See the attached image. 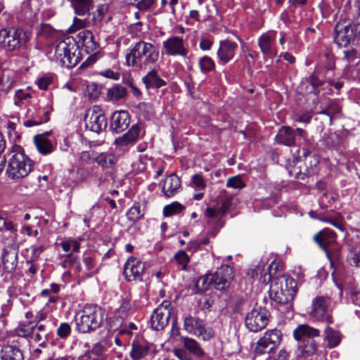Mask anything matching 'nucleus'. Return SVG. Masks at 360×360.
Segmentation results:
<instances>
[{
  "label": "nucleus",
  "instance_id": "nucleus-1",
  "mask_svg": "<svg viewBox=\"0 0 360 360\" xmlns=\"http://www.w3.org/2000/svg\"><path fill=\"white\" fill-rule=\"evenodd\" d=\"M159 50L153 44L140 40L131 45L125 55L126 65L138 70L156 67Z\"/></svg>",
  "mask_w": 360,
  "mask_h": 360
},
{
  "label": "nucleus",
  "instance_id": "nucleus-2",
  "mask_svg": "<svg viewBox=\"0 0 360 360\" xmlns=\"http://www.w3.org/2000/svg\"><path fill=\"white\" fill-rule=\"evenodd\" d=\"M282 333L279 330H267L259 339L255 348V359L256 360H288L290 354L285 349L272 357L270 353L281 343Z\"/></svg>",
  "mask_w": 360,
  "mask_h": 360
},
{
  "label": "nucleus",
  "instance_id": "nucleus-3",
  "mask_svg": "<svg viewBox=\"0 0 360 360\" xmlns=\"http://www.w3.org/2000/svg\"><path fill=\"white\" fill-rule=\"evenodd\" d=\"M296 293L297 282L291 277L282 276L271 283L270 298L280 306H285L287 310L292 309Z\"/></svg>",
  "mask_w": 360,
  "mask_h": 360
},
{
  "label": "nucleus",
  "instance_id": "nucleus-4",
  "mask_svg": "<svg viewBox=\"0 0 360 360\" xmlns=\"http://www.w3.org/2000/svg\"><path fill=\"white\" fill-rule=\"evenodd\" d=\"M6 174L13 179H19L27 176L33 169V161L25 154L20 146L12 148L9 154Z\"/></svg>",
  "mask_w": 360,
  "mask_h": 360
},
{
  "label": "nucleus",
  "instance_id": "nucleus-5",
  "mask_svg": "<svg viewBox=\"0 0 360 360\" xmlns=\"http://www.w3.org/2000/svg\"><path fill=\"white\" fill-rule=\"evenodd\" d=\"M103 320V311L96 305H86L75 316L77 329L80 333H89L98 328Z\"/></svg>",
  "mask_w": 360,
  "mask_h": 360
},
{
  "label": "nucleus",
  "instance_id": "nucleus-6",
  "mask_svg": "<svg viewBox=\"0 0 360 360\" xmlns=\"http://www.w3.org/2000/svg\"><path fill=\"white\" fill-rule=\"evenodd\" d=\"M353 12L357 15L356 24L351 25L338 23L334 27V41L339 46L346 47L360 36V0H355Z\"/></svg>",
  "mask_w": 360,
  "mask_h": 360
},
{
  "label": "nucleus",
  "instance_id": "nucleus-7",
  "mask_svg": "<svg viewBox=\"0 0 360 360\" xmlns=\"http://www.w3.org/2000/svg\"><path fill=\"white\" fill-rule=\"evenodd\" d=\"M320 332L318 329L307 324L298 326L293 331V336L298 341V349L303 356H309L314 354L317 349V344L313 339L318 337Z\"/></svg>",
  "mask_w": 360,
  "mask_h": 360
},
{
  "label": "nucleus",
  "instance_id": "nucleus-8",
  "mask_svg": "<svg viewBox=\"0 0 360 360\" xmlns=\"http://www.w3.org/2000/svg\"><path fill=\"white\" fill-rule=\"evenodd\" d=\"M77 46L66 39L59 41L54 47V57L59 64L67 68H74L80 60Z\"/></svg>",
  "mask_w": 360,
  "mask_h": 360
},
{
  "label": "nucleus",
  "instance_id": "nucleus-9",
  "mask_svg": "<svg viewBox=\"0 0 360 360\" xmlns=\"http://www.w3.org/2000/svg\"><path fill=\"white\" fill-rule=\"evenodd\" d=\"M29 34L20 27H10L0 30V46L6 51H14L24 46Z\"/></svg>",
  "mask_w": 360,
  "mask_h": 360
},
{
  "label": "nucleus",
  "instance_id": "nucleus-10",
  "mask_svg": "<svg viewBox=\"0 0 360 360\" xmlns=\"http://www.w3.org/2000/svg\"><path fill=\"white\" fill-rule=\"evenodd\" d=\"M330 300L329 297L325 296H317L311 302V309L309 312L311 318L316 321L327 323L328 324L333 322L330 309Z\"/></svg>",
  "mask_w": 360,
  "mask_h": 360
},
{
  "label": "nucleus",
  "instance_id": "nucleus-11",
  "mask_svg": "<svg viewBox=\"0 0 360 360\" xmlns=\"http://www.w3.org/2000/svg\"><path fill=\"white\" fill-rule=\"evenodd\" d=\"M270 312L262 307L255 308L245 316L246 328L252 332L257 333L264 329L269 321Z\"/></svg>",
  "mask_w": 360,
  "mask_h": 360
},
{
  "label": "nucleus",
  "instance_id": "nucleus-12",
  "mask_svg": "<svg viewBox=\"0 0 360 360\" xmlns=\"http://www.w3.org/2000/svg\"><path fill=\"white\" fill-rule=\"evenodd\" d=\"M141 132V127L139 124L132 125L127 132L114 140L115 150L122 153L129 151V148L139 140Z\"/></svg>",
  "mask_w": 360,
  "mask_h": 360
},
{
  "label": "nucleus",
  "instance_id": "nucleus-13",
  "mask_svg": "<svg viewBox=\"0 0 360 360\" xmlns=\"http://www.w3.org/2000/svg\"><path fill=\"white\" fill-rule=\"evenodd\" d=\"M85 125L90 131L99 134L107 127V119L101 108L94 105L89 108L85 115Z\"/></svg>",
  "mask_w": 360,
  "mask_h": 360
},
{
  "label": "nucleus",
  "instance_id": "nucleus-14",
  "mask_svg": "<svg viewBox=\"0 0 360 360\" xmlns=\"http://www.w3.org/2000/svg\"><path fill=\"white\" fill-rule=\"evenodd\" d=\"M277 32L269 30L263 33L257 39V44L262 53L263 59H272L278 54L276 45Z\"/></svg>",
  "mask_w": 360,
  "mask_h": 360
},
{
  "label": "nucleus",
  "instance_id": "nucleus-15",
  "mask_svg": "<svg viewBox=\"0 0 360 360\" xmlns=\"http://www.w3.org/2000/svg\"><path fill=\"white\" fill-rule=\"evenodd\" d=\"M171 303L164 301L153 311L150 316V326L155 330H161L168 324L171 315Z\"/></svg>",
  "mask_w": 360,
  "mask_h": 360
},
{
  "label": "nucleus",
  "instance_id": "nucleus-16",
  "mask_svg": "<svg viewBox=\"0 0 360 360\" xmlns=\"http://www.w3.org/2000/svg\"><path fill=\"white\" fill-rule=\"evenodd\" d=\"M209 279L212 281L213 287L216 290H224L233 279V269L229 265H222L214 274H211Z\"/></svg>",
  "mask_w": 360,
  "mask_h": 360
},
{
  "label": "nucleus",
  "instance_id": "nucleus-17",
  "mask_svg": "<svg viewBox=\"0 0 360 360\" xmlns=\"http://www.w3.org/2000/svg\"><path fill=\"white\" fill-rule=\"evenodd\" d=\"M184 326L189 333L201 337L203 340H209L214 334L211 328H205L202 320L194 316L186 317Z\"/></svg>",
  "mask_w": 360,
  "mask_h": 360
},
{
  "label": "nucleus",
  "instance_id": "nucleus-18",
  "mask_svg": "<svg viewBox=\"0 0 360 360\" xmlns=\"http://www.w3.org/2000/svg\"><path fill=\"white\" fill-rule=\"evenodd\" d=\"M18 264V250L14 245L6 246L1 253L2 276L12 274L16 270Z\"/></svg>",
  "mask_w": 360,
  "mask_h": 360
},
{
  "label": "nucleus",
  "instance_id": "nucleus-19",
  "mask_svg": "<svg viewBox=\"0 0 360 360\" xmlns=\"http://www.w3.org/2000/svg\"><path fill=\"white\" fill-rule=\"evenodd\" d=\"M162 49L166 55L171 56L186 57L188 53L183 38L179 36H171L163 41Z\"/></svg>",
  "mask_w": 360,
  "mask_h": 360
},
{
  "label": "nucleus",
  "instance_id": "nucleus-20",
  "mask_svg": "<svg viewBox=\"0 0 360 360\" xmlns=\"http://www.w3.org/2000/svg\"><path fill=\"white\" fill-rule=\"evenodd\" d=\"M145 264L134 257H129L124 266V275L127 281H142Z\"/></svg>",
  "mask_w": 360,
  "mask_h": 360
},
{
  "label": "nucleus",
  "instance_id": "nucleus-21",
  "mask_svg": "<svg viewBox=\"0 0 360 360\" xmlns=\"http://www.w3.org/2000/svg\"><path fill=\"white\" fill-rule=\"evenodd\" d=\"M305 131L301 128L293 129L290 127H282L279 129L276 136V141L278 143L287 146H292L295 143L296 136L303 137Z\"/></svg>",
  "mask_w": 360,
  "mask_h": 360
},
{
  "label": "nucleus",
  "instance_id": "nucleus-22",
  "mask_svg": "<svg viewBox=\"0 0 360 360\" xmlns=\"http://www.w3.org/2000/svg\"><path fill=\"white\" fill-rule=\"evenodd\" d=\"M237 49L236 42L228 39L221 41L217 53L219 64L225 65L230 62L234 58Z\"/></svg>",
  "mask_w": 360,
  "mask_h": 360
},
{
  "label": "nucleus",
  "instance_id": "nucleus-23",
  "mask_svg": "<svg viewBox=\"0 0 360 360\" xmlns=\"http://www.w3.org/2000/svg\"><path fill=\"white\" fill-rule=\"evenodd\" d=\"M323 84L324 81L319 77L316 72H314L301 82L298 89L303 94H317L320 92L319 87Z\"/></svg>",
  "mask_w": 360,
  "mask_h": 360
},
{
  "label": "nucleus",
  "instance_id": "nucleus-24",
  "mask_svg": "<svg viewBox=\"0 0 360 360\" xmlns=\"http://www.w3.org/2000/svg\"><path fill=\"white\" fill-rule=\"evenodd\" d=\"M130 124L128 112L120 110L115 112L111 117L110 128L115 133H120L127 129Z\"/></svg>",
  "mask_w": 360,
  "mask_h": 360
},
{
  "label": "nucleus",
  "instance_id": "nucleus-25",
  "mask_svg": "<svg viewBox=\"0 0 360 360\" xmlns=\"http://www.w3.org/2000/svg\"><path fill=\"white\" fill-rule=\"evenodd\" d=\"M148 70L150 71L141 79L147 89H158L167 85V82L160 77L155 67Z\"/></svg>",
  "mask_w": 360,
  "mask_h": 360
},
{
  "label": "nucleus",
  "instance_id": "nucleus-26",
  "mask_svg": "<svg viewBox=\"0 0 360 360\" xmlns=\"http://www.w3.org/2000/svg\"><path fill=\"white\" fill-rule=\"evenodd\" d=\"M314 240L328 255V247L336 240L335 233L329 229H324L314 236Z\"/></svg>",
  "mask_w": 360,
  "mask_h": 360
},
{
  "label": "nucleus",
  "instance_id": "nucleus-27",
  "mask_svg": "<svg viewBox=\"0 0 360 360\" xmlns=\"http://www.w3.org/2000/svg\"><path fill=\"white\" fill-rule=\"evenodd\" d=\"M150 344L143 339H134L131 344L130 356L132 360H141L149 352Z\"/></svg>",
  "mask_w": 360,
  "mask_h": 360
},
{
  "label": "nucleus",
  "instance_id": "nucleus-28",
  "mask_svg": "<svg viewBox=\"0 0 360 360\" xmlns=\"http://www.w3.org/2000/svg\"><path fill=\"white\" fill-rule=\"evenodd\" d=\"M181 188V179L175 174L169 175L162 184V191L167 197L174 195Z\"/></svg>",
  "mask_w": 360,
  "mask_h": 360
},
{
  "label": "nucleus",
  "instance_id": "nucleus-29",
  "mask_svg": "<svg viewBox=\"0 0 360 360\" xmlns=\"http://www.w3.org/2000/svg\"><path fill=\"white\" fill-rule=\"evenodd\" d=\"M92 155L94 161L103 168H110L118 161L116 155L112 152H92Z\"/></svg>",
  "mask_w": 360,
  "mask_h": 360
},
{
  "label": "nucleus",
  "instance_id": "nucleus-30",
  "mask_svg": "<svg viewBox=\"0 0 360 360\" xmlns=\"http://www.w3.org/2000/svg\"><path fill=\"white\" fill-rule=\"evenodd\" d=\"M79 41L82 42V47L87 53H93L99 47V44L95 41L91 31L84 30L78 34Z\"/></svg>",
  "mask_w": 360,
  "mask_h": 360
},
{
  "label": "nucleus",
  "instance_id": "nucleus-31",
  "mask_svg": "<svg viewBox=\"0 0 360 360\" xmlns=\"http://www.w3.org/2000/svg\"><path fill=\"white\" fill-rule=\"evenodd\" d=\"M342 338L341 333L332 327L327 326L324 330V340L327 342V347L333 349L338 347Z\"/></svg>",
  "mask_w": 360,
  "mask_h": 360
},
{
  "label": "nucleus",
  "instance_id": "nucleus-32",
  "mask_svg": "<svg viewBox=\"0 0 360 360\" xmlns=\"http://www.w3.org/2000/svg\"><path fill=\"white\" fill-rule=\"evenodd\" d=\"M74 8L75 14L84 16L89 14L93 8V0H69Z\"/></svg>",
  "mask_w": 360,
  "mask_h": 360
},
{
  "label": "nucleus",
  "instance_id": "nucleus-33",
  "mask_svg": "<svg viewBox=\"0 0 360 360\" xmlns=\"http://www.w3.org/2000/svg\"><path fill=\"white\" fill-rule=\"evenodd\" d=\"M1 360H23L22 352L15 347L6 345L1 352Z\"/></svg>",
  "mask_w": 360,
  "mask_h": 360
},
{
  "label": "nucleus",
  "instance_id": "nucleus-34",
  "mask_svg": "<svg viewBox=\"0 0 360 360\" xmlns=\"http://www.w3.org/2000/svg\"><path fill=\"white\" fill-rule=\"evenodd\" d=\"M34 144L38 151L43 155H47L53 151V146L42 134L36 135L34 138Z\"/></svg>",
  "mask_w": 360,
  "mask_h": 360
},
{
  "label": "nucleus",
  "instance_id": "nucleus-35",
  "mask_svg": "<svg viewBox=\"0 0 360 360\" xmlns=\"http://www.w3.org/2000/svg\"><path fill=\"white\" fill-rule=\"evenodd\" d=\"M107 98L111 101H117L127 96V89L120 84H115L107 91Z\"/></svg>",
  "mask_w": 360,
  "mask_h": 360
},
{
  "label": "nucleus",
  "instance_id": "nucleus-36",
  "mask_svg": "<svg viewBox=\"0 0 360 360\" xmlns=\"http://www.w3.org/2000/svg\"><path fill=\"white\" fill-rule=\"evenodd\" d=\"M346 262L352 266L360 267V250L352 245H348Z\"/></svg>",
  "mask_w": 360,
  "mask_h": 360
},
{
  "label": "nucleus",
  "instance_id": "nucleus-37",
  "mask_svg": "<svg viewBox=\"0 0 360 360\" xmlns=\"http://www.w3.org/2000/svg\"><path fill=\"white\" fill-rule=\"evenodd\" d=\"M143 215L144 211L139 202H135L127 212L128 220L132 222L139 221Z\"/></svg>",
  "mask_w": 360,
  "mask_h": 360
},
{
  "label": "nucleus",
  "instance_id": "nucleus-38",
  "mask_svg": "<svg viewBox=\"0 0 360 360\" xmlns=\"http://www.w3.org/2000/svg\"><path fill=\"white\" fill-rule=\"evenodd\" d=\"M39 114H41L42 115H39L37 117H32L30 120L25 122V126L27 127H31L33 126H37L41 124L42 123H45L49 120V111H39Z\"/></svg>",
  "mask_w": 360,
  "mask_h": 360
},
{
  "label": "nucleus",
  "instance_id": "nucleus-39",
  "mask_svg": "<svg viewBox=\"0 0 360 360\" xmlns=\"http://www.w3.org/2000/svg\"><path fill=\"white\" fill-rule=\"evenodd\" d=\"M184 347L197 356H202L204 352L199 344L193 339L186 338L184 340Z\"/></svg>",
  "mask_w": 360,
  "mask_h": 360
},
{
  "label": "nucleus",
  "instance_id": "nucleus-40",
  "mask_svg": "<svg viewBox=\"0 0 360 360\" xmlns=\"http://www.w3.org/2000/svg\"><path fill=\"white\" fill-rule=\"evenodd\" d=\"M34 330L33 322L29 321L26 323H20L15 329V333L18 336L25 338L30 335L34 332Z\"/></svg>",
  "mask_w": 360,
  "mask_h": 360
},
{
  "label": "nucleus",
  "instance_id": "nucleus-41",
  "mask_svg": "<svg viewBox=\"0 0 360 360\" xmlns=\"http://www.w3.org/2000/svg\"><path fill=\"white\" fill-rule=\"evenodd\" d=\"M185 207L179 202H174L164 207L163 214L165 217H170L181 213Z\"/></svg>",
  "mask_w": 360,
  "mask_h": 360
},
{
  "label": "nucleus",
  "instance_id": "nucleus-42",
  "mask_svg": "<svg viewBox=\"0 0 360 360\" xmlns=\"http://www.w3.org/2000/svg\"><path fill=\"white\" fill-rule=\"evenodd\" d=\"M198 63L200 71L204 74H207L214 70L215 68L214 60L207 56L200 58Z\"/></svg>",
  "mask_w": 360,
  "mask_h": 360
},
{
  "label": "nucleus",
  "instance_id": "nucleus-43",
  "mask_svg": "<svg viewBox=\"0 0 360 360\" xmlns=\"http://www.w3.org/2000/svg\"><path fill=\"white\" fill-rule=\"evenodd\" d=\"M105 12V7L104 6H100L96 9V14L93 17L94 30L98 33H99L101 30L102 20L104 17Z\"/></svg>",
  "mask_w": 360,
  "mask_h": 360
},
{
  "label": "nucleus",
  "instance_id": "nucleus-44",
  "mask_svg": "<svg viewBox=\"0 0 360 360\" xmlns=\"http://www.w3.org/2000/svg\"><path fill=\"white\" fill-rule=\"evenodd\" d=\"M85 356L92 360H102L103 359V347L100 344L94 345L93 348L86 354Z\"/></svg>",
  "mask_w": 360,
  "mask_h": 360
},
{
  "label": "nucleus",
  "instance_id": "nucleus-45",
  "mask_svg": "<svg viewBox=\"0 0 360 360\" xmlns=\"http://www.w3.org/2000/svg\"><path fill=\"white\" fill-rule=\"evenodd\" d=\"M174 258L179 265V269L184 271L186 270L187 264L189 262V257L186 252L183 250L179 251L175 254Z\"/></svg>",
  "mask_w": 360,
  "mask_h": 360
},
{
  "label": "nucleus",
  "instance_id": "nucleus-46",
  "mask_svg": "<svg viewBox=\"0 0 360 360\" xmlns=\"http://www.w3.org/2000/svg\"><path fill=\"white\" fill-rule=\"evenodd\" d=\"M63 260L61 262V264L64 268H70L75 267V264L77 263L79 258L77 255L73 254V252L68 253L62 257Z\"/></svg>",
  "mask_w": 360,
  "mask_h": 360
},
{
  "label": "nucleus",
  "instance_id": "nucleus-47",
  "mask_svg": "<svg viewBox=\"0 0 360 360\" xmlns=\"http://www.w3.org/2000/svg\"><path fill=\"white\" fill-rule=\"evenodd\" d=\"M7 231L10 232L16 231L13 223L8 220L6 214L4 212H0V231Z\"/></svg>",
  "mask_w": 360,
  "mask_h": 360
},
{
  "label": "nucleus",
  "instance_id": "nucleus-48",
  "mask_svg": "<svg viewBox=\"0 0 360 360\" xmlns=\"http://www.w3.org/2000/svg\"><path fill=\"white\" fill-rule=\"evenodd\" d=\"M344 57L343 60L347 64H354L357 63V60L359 59V54L357 51L354 49H348L343 51Z\"/></svg>",
  "mask_w": 360,
  "mask_h": 360
},
{
  "label": "nucleus",
  "instance_id": "nucleus-49",
  "mask_svg": "<svg viewBox=\"0 0 360 360\" xmlns=\"http://www.w3.org/2000/svg\"><path fill=\"white\" fill-rule=\"evenodd\" d=\"M312 116L313 112L311 110H307L295 113L293 119L295 122L307 124L311 121Z\"/></svg>",
  "mask_w": 360,
  "mask_h": 360
},
{
  "label": "nucleus",
  "instance_id": "nucleus-50",
  "mask_svg": "<svg viewBox=\"0 0 360 360\" xmlns=\"http://www.w3.org/2000/svg\"><path fill=\"white\" fill-rule=\"evenodd\" d=\"M226 186L229 188L241 189L245 186L240 176H235L227 179Z\"/></svg>",
  "mask_w": 360,
  "mask_h": 360
},
{
  "label": "nucleus",
  "instance_id": "nucleus-51",
  "mask_svg": "<svg viewBox=\"0 0 360 360\" xmlns=\"http://www.w3.org/2000/svg\"><path fill=\"white\" fill-rule=\"evenodd\" d=\"M210 276H211V274H207L200 277L196 283L197 287L200 288L201 290L205 291L210 286H213L212 281L209 279Z\"/></svg>",
  "mask_w": 360,
  "mask_h": 360
},
{
  "label": "nucleus",
  "instance_id": "nucleus-52",
  "mask_svg": "<svg viewBox=\"0 0 360 360\" xmlns=\"http://www.w3.org/2000/svg\"><path fill=\"white\" fill-rule=\"evenodd\" d=\"M340 112V108L336 103H331L326 108L323 109L319 112L321 114L327 115L332 117L333 115L338 114Z\"/></svg>",
  "mask_w": 360,
  "mask_h": 360
},
{
  "label": "nucleus",
  "instance_id": "nucleus-53",
  "mask_svg": "<svg viewBox=\"0 0 360 360\" xmlns=\"http://www.w3.org/2000/svg\"><path fill=\"white\" fill-rule=\"evenodd\" d=\"M227 209L228 207L225 203L221 206L220 210L219 211H217L215 209L212 207H208L205 211V216L210 218L216 217L219 215V212L221 214H224L226 212Z\"/></svg>",
  "mask_w": 360,
  "mask_h": 360
},
{
  "label": "nucleus",
  "instance_id": "nucleus-54",
  "mask_svg": "<svg viewBox=\"0 0 360 360\" xmlns=\"http://www.w3.org/2000/svg\"><path fill=\"white\" fill-rule=\"evenodd\" d=\"M71 332V328L69 323H62L57 329V335L60 338H66Z\"/></svg>",
  "mask_w": 360,
  "mask_h": 360
},
{
  "label": "nucleus",
  "instance_id": "nucleus-55",
  "mask_svg": "<svg viewBox=\"0 0 360 360\" xmlns=\"http://www.w3.org/2000/svg\"><path fill=\"white\" fill-rule=\"evenodd\" d=\"M34 329L37 328L38 333L34 335V340L41 341L44 338L46 337L48 333L46 330V326L44 324H34Z\"/></svg>",
  "mask_w": 360,
  "mask_h": 360
},
{
  "label": "nucleus",
  "instance_id": "nucleus-56",
  "mask_svg": "<svg viewBox=\"0 0 360 360\" xmlns=\"http://www.w3.org/2000/svg\"><path fill=\"white\" fill-rule=\"evenodd\" d=\"M192 183L199 190H203L206 186L205 181L200 174H194L192 176Z\"/></svg>",
  "mask_w": 360,
  "mask_h": 360
},
{
  "label": "nucleus",
  "instance_id": "nucleus-57",
  "mask_svg": "<svg viewBox=\"0 0 360 360\" xmlns=\"http://www.w3.org/2000/svg\"><path fill=\"white\" fill-rule=\"evenodd\" d=\"M330 224L341 231H345L343 217L340 213H337L335 217L332 218V223H330Z\"/></svg>",
  "mask_w": 360,
  "mask_h": 360
},
{
  "label": "nucleus",
  "instance_id": "nucleus-58",
  "mask_svg": "<svg viewBox=\"0 0 360 360\" xmlns=\"http://www.w3.org/2000/svg\"><path fill=\"white\" fill-rule=\"evenodd\" d=\"M264 266L263 264H259L256 267L254 268H250L247 270V275L251 278H254L255 277L257 276L259 274H262Z\"/></svg>",
  "mask_w": 360,
  "mask_h": 360
},
{
  "label": "nucleus",
  "instance_id": "nucleus-59",
  "mask_svg": "<svg viewBox=\"0 0 360 360\" xmlns=\"http://www.w3.org/2000/svg\"><path fill=\"white\" fill-rule=\"evenodd\" d=\"M101 55L98 51H94L87 59L81 65L80 68H86L93 65L100 58Z\"/></svg>",
  "mask_w": 360,
  "mask_h": 360
},
{
  "label": "nucleus",
  "instance_id": "nucleus-60",
  "mask_svg": "<svg viewBox=\"0 0 360 360\" xmlns=\"http://www.w3.org/2000/svg\"><path fill=\"white\" fill-rule=\"evenodd\" d=\"M86 20L84 19H79L75 17L73 19V23L70 27V30L72 32H75L79 29H82L86 27Z\"/></svg>",
  "mask_w": 360,
  "mask_h": 360
},
{
  "label": "nucleus",
  "instance_id": "nucleus-61",
  "mask_svg": "<svg viewBox=\"0 0 360 360\" xmlns=\"http://www.w3.org/2000/svg\"><path fill=\"white\" fill-rule=\"evenodd\" d=\"M99 75L112 80H119L120 78V74L118 72H115L110 69L103 70L101 72Z\"/></svg>",
  "mask_w": 360,
  "mask_h": 360
},
{
  "label": "nucleus",
  "instance_id": "nucleus-62",
  "mask_svg": "<svg viewBox=\"0 0 360 360\" xmlns=\"http://www.w3.org/2000/svg\"><path fill=\"white\" fill-rule=\"evenodd\" d=\"M32 254L30 256V259L29 261H27V263H30V262H34L36 261L40 254L44 251L43 246H38V247H32Z\"/></svg>",
  "mask_w": 360,
  "mask_h": 360
},
{
  "label": "nucleus",
  "instance_id": "nucleus-63",
  "mask_svg": "<svg viewBox=\"0 0 360 360\" xmlns=\"http://www.w3.org/2000/svg\"><path fill=\"white\" fill-rule=\"evenodd\" d=\"M155 0H139L137 1L136 6L139 10H147L151 8L154 4Z\"/></svg>",
  "mask_w": 360,
  "mask_h": 360
},
{
  "label": "nucleus",
  "instance_id": "nucleus-64",
  "mask_svg": "<svg viewBox=\"0 0 360 360\" xmlns=\"http://www.w3.org/2000/svg\"><path fill=\"white\" fill-rule=\"evenodd\" d=\"M30 94L27 92L24 91L23 90H18L15 92V104L18 105V101H21L23 100H26L28 98H30Z\"/></svg>",
  "mask_w": 360,
  "mask_h": 360
}]
</instances>
